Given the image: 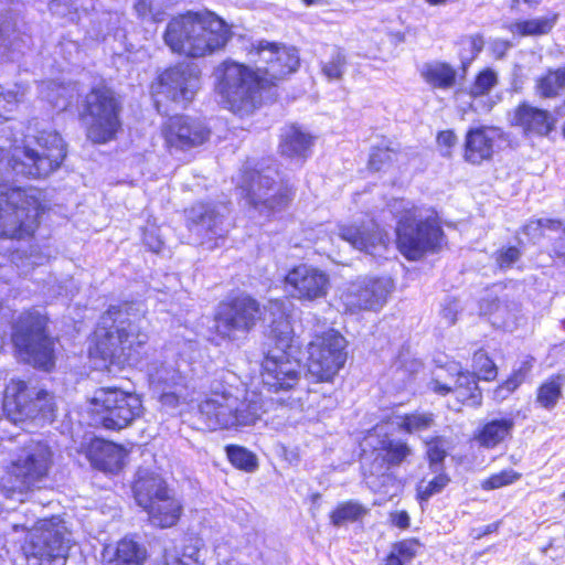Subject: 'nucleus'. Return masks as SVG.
<instances>
[{"label":"nucleus","instance_id":"f257e3e1","mask_svg":"<svg viewBox=\"0 0 565 565\" xmlns=\"http://www.w3.org/2000/svg\"><path fill=\"white\" fill-rule=\"evenodd\" d=\"M0 137V238H24L39 226L41 202L35 189L13 188V174L42 178L55 171L66 156L56 131L28 134L22 140Z\"/></svg>","mask_w":565,"mask_h":565},{"label":"nucleus","instance_id":"f03ea898","mask_svg":"<svg viewBox=\"0 0 565 565\" xmlns=\"http://www.w3.org/2000/svg\"><path fill=\"white\" fill-rule=\"evenodd\" d=\"M145 315L140 306L130 302L109 306L94 333L89 356L96 369L122 365L135 360L139 348L148 341Z\"/></svg>","mask_w":565,"mask_h":565},{"label":"nucleus","instance_id":"7ed1b4c3","mask_svg":"<svg viewBox=\"0 0 565 565\" xmlns=\"http://www.w3.org/2000/svg\"><path fill=\"white\" fill-rule=\"evenodd\" d=\"M199 413L211 430H241L262 418L265 405L260 393L247 390L235 374L224 372L211 383Z\"/></svg>","mask_w":565,"mask_h":565},{"label":"nucleus","instance_id":"20e7f679","mask_svg":"<svg viewBox=\"0 0 565 565\" xmlns=\"http://www.w3.org/2000/svg\"><path fill=\"white\" fill-rule=\"evenodd\" d=\"M231 36L225 21L206 11L173 18L167 25L163 40L174 53L203 57L224 49Z\"/></svg>","mask_w":565,"mask_h":565},{"label":"nucleus","instance_id":"39448f33","mask_svg":"<svg viewBox=\"0 0 565 565\" xmlns=\"http://www.w3.org/2000/svg\"><path fill=\"white\" fill-rule=\"evenodd\" d=\"M265 311L269 315L270 338L276 348L263 361V383L273 392L288 391L298 383L300 376V362L290 352L294 330L282 301H269Z\"/></svg>","mask_w":565,"mask_h":565},{"label":"nucleus","instance_id":"423d86ee","mask_svg":"<svg viewBox=\"0 0 565 565\" xmlns=\"http://www.w3.org/2000/svg\"><path fill=\"white\" fill-rule=\"evenodd\" d=\"M20 529L32 531L24 545V555L29 565H65L73 544L72 533L66 521L60 515L43 518L33 525L28 522L13 524Z\"/></svg>","mask_w":565,"mask_h":565},{"label":"nucleus","instance_id":"0eeeda50","mask_svg":"<svg viewBox=\"0 0 565 565\" xmlns=\"http://www.w3.org/2000/svg\"><path fill=\"white\" fill-rule=\"evenodd\" d=\"M214 75L215 90L225 108L239 116L254 111L259 102V89L265 88L257 70L226 61L217 66Z\"/></svg>","mask_w":565,"mask_h":565},{"label":"nucleus","instance_id":"6e6552de","mask_svg":"<svg viewBox=\"0 0 565 565\" xmlns=\"http://www.w3.org/2000/svg\"><path fill=\"white\" fill-rule=\"evenodd\" d=\"M45 328V316L38 311L23 312L13 326L12 342L23 361L49 370L53 365L54 342Z\"/></svg>","mask_w":565,"mask_h":565},{"label":"nucleus","instance_id":"1a4fd4ad","mask_svg":"<svg viewBox=\"0 0 565 565\" xmlns=\"http://www.w3.org/2000/svg\"><path fill=\"white\" fill-rule=\"evenodd\" d=\"M135 499L158 527H171L181 516L182 504L172 495L164 480L154 473L140 472L134 486Z\"/></svg>","mask_w":565,"mask_h":565},{"label":"nucleus","instance_id":"9d476101","mask_svg":"<svg viewBox=\"0 0 565 565\" xmlns=\"http://www.w3.org/2000/svg\"><path fill=\"white\" fill-rule=\"evenodd\" d=\"M52 465V451L41 441L30 440L14 455L8 467V492L24 493L46 478Z\"/></svg>","mask_w":565,"mask_h":565},{"label":"nucleus","instance_id":"9b49d317","mask_svg":"<svg viewBox=\"0 0 565 565\" xmlns=\"http://www.w3.org/2000/svg\"><path fill=\"white\" fill-rule=\"evenodd\" d=\"M278 172L270 167L263 170H243L238 186L248 203L260 214L268 216L285 207L292 191L287 184L277 182Z\"/></svg>","mask_w":565,"mask_h":565},{"label":"nucleus","instance_id":"f8f14e48","mask_svg":"<svg viewBox=\"0 0 565 565\" xmlns=\"http://www.w3.org/2000/svg\"><path fill=\"white\" fill-rule=\"evenodd\" d=\"M397 245L401 253L411 260L420 258L426 252L435 250L441 238V230L436 220L423 216L415 206L405 209L397 227Z\"/></svg>","mask_w":565,"mask_h":565},{"label":"nucleus","instance_id":"ddd939ff","mask_svg":"<svg viewBox=\"0 0 565 565\" xmlns=\"http://www.w3.org/2000/svg\"><path fill=\"white\" fill-rule=\"evenodd\" d=\"M92 405L95 422L110 430L128 427L142 414L143 409L138 395L116 387H103L96 391Z\"/></svg>","mask_w":565,"mask_h":565},{"label":"nucleus","instance_id":"4468645a","mask_svg":"<svg viewBox=\"0 0 565 565\" xmlns=\"http://www.w3.org/2000/svg\"><path fill=\"white\" fill-rule=\"evenodd\" d=\"M120 102L111 88L105 85L94 87L86 95L84 105L88 138L96 143L111 140L120 127Z\"/></svg>","mask_w":565,"mask_h":565},{"label":"nucleus","instance_id":"2eb2a0df","mask_svg":"<svg viewBox=\"0 0 565 565\" xmlns=\"http://www.w3.org/2000/svg\"><path fill=\"white\" fill-rule=\"evenodd\" d=\"M345 339L337 331L317 334L308 345V374L317 382H331L344 365Z\"/></svg>","mask_w":565,"mask_h":565},{"label":"nucleus","instance_id":"dca6fc26","mask_svg":"<svg viewBox=\"0 0 565 565\" xmlns=\"http://www.w3.org/2000/svg\"><path fill=\"white\" fill-rule=\"evenodd\" d=\"M150 386L161 407L174 413L180 406L192 401L188 379L178 361L153 362L148 369Z\"/></svg>","mask_w":565,"mask_h":565},{"label":"nucleus","instance_id":"f3484780","mask_svg":"<svg viewBox=\"0 0 565 565\" xmlns=\"http://www.w3.org/2000/svg\"><path fill=\"white\" fill-rule=\"evenodd\" d=\"M3 412L15 424L39 415L47 418L54 412L53 397L44 390L12 380L4 392Z\"/></svg>","mask_w":565,"mask_h":565},{"label":"nucleus","instance_id":"a211bd4d","mask_svg":"<svg viewBox=\"0 0 565 565\" xmlns=\"http://www.w3.org/2000/svg\"><path fill=\"white\" fill-rule=\"evenodd\" d=\"M248 55L249 60L256 64L259 78L265 87L276 85L299 66L296 49L267 41L253 44Z\"/></svg>","mask_w":565,"mask_h":565},{"label":"nucleus","instance_id":"6ab92c4d","mask_svg":"<svg viewBox=\"0 0 565 565\" xmlns=\"http://www.w3.org/2000/svg\"><path fill=\"white\" fill-rule=\"evenodd\" d=\"M262 318L259 303L249 296H238L218 307L215 328L218 334L236 339L238 333L249 332Z\"/></svg>","mask_w":565,"mask_h":565},{"label":"nucleus","instance_id":"aec40b11","mask_svg":"<svg viewBox=\"0 0 565 565\" xmlns=\"http://www.w3.org/2000/svg\"><path fill=\"white\" fill-rule=\"evenodd\" d=\"M200 88V71L194 64H179L166 70L153 86L156 103L159 97L170 99L180 105L190 103Z\"/></svg>","mask_w":565,"mask_h":565},{"label":"nucleus","instance_id":"412c9836","mask_svg":"<svg viewBox=\"0 0 565 565\" xmlns=\"http://www.w3.org/2000/svg\"><path fill=\"white\" fill-rule=\"evenodd\" d=\"M228 207L224 204L198 203L188 211L189 230L202 245L214 248L228 232Z\"/></svg>","mask_w":565,"mask_h":565},{"label":"nucleus","instance_id":"4be33fe9","mask_svg":"<svg viewBox=\"0 0 565 565\" xmlns=\"http://www.w3.org/2000/svg\"><path fill=\"white\" fill-rule=\"evenodd\" d=\"M387 278H359L351 282L341 299L347 310L354 313L361 310H379L387 300L392 290Z\"/></svg>","mask_w":565,"mask_h":565},{"label":"nucleus","instance_id":"5701e85b","mask_svg":"<svg viewBox=\"0 0 565 565\" xmlns=\"http://www.w3.org/2000/svg\"><path fill=\"white\" fill-rule=\"evenodd\" d=\"M285 288L295 299L316 301L328 295L330 277L317 267L302 264L288 271Z\"/></svg>","mask_w":565,"mask_h":565},{"label":"nucleus","instance_id":"b1692460","mask_svg":"<svg viewBox=\"0 0 565 565\" xmlns=\"http://www.w3.org/2000/svg\"><path fill=\"white\" fill-rule=\"evenodd\" d=\"M455 374L444 376L445 370L439 369L435 377L429 383L431 391L439 395H446L454 392L459 401L469 406H480L482 394L477 383L475 373L461 372L456 366L452 367Z\"/></svg>","mask_w":565,"mask_h":565},{"label":"nucleus","instance_id":"393cba45","mask_svg":"<svg viewBox=\"0 0 565 565\" xmlns=\"http://www.w3.org/2000/svg\"><path fill=\"white\" fill-rule=\"evenodd\" d=\"M334 237L345 241L353 248L371 255L385 248L388 242L386 233L373 220L361 223L339 224L337 225V232L330 237L332 243Z\"/></svg>","mask_w":565,"mask_h":565},{"label":"nucleus","instance_id":"a878e982","mask_svg":"<svg viewBox=\"0 0 565 565\" xmlns=\"http://www.w3.org/2000/svg\"><path fill=\"white\" fill-rule=\"evenodd\" d=\"M210 136L206 127L192 118L174 116L164 126V138L170 147L189 149L204 143Z\"/></svg>","mask_w":565,"mask_h":565},{"label":"nucleus","instance_id":"bb28decb","mask_svg":"<svg viewBox=\"0 0 565 565\" xmlns=\"http://www.w3.org/2000/svg\"><path fill=\"white\" fill-rule=\"evenodd\" d=\"M510 122L526 137H545L554 130L556 119L545 109L522 103L512 111Z\"/></svg>","mask_w":565,"mask_h":565},{"label":"nucleus","instance_id":"cd10ccee","mask_svg":"<svg viewBox=\"0 0 565 565\" xmlns=\"http://www.w3.org/2000/svg\"><path fill=\"white\" fill-rule=\"evenodd\" d=\"M380 450L383 456L376 457L369 471H364V478L370 488H377L379 482L373 480L374 477L388 478L387 471L391 466H399L409 456H412V448L403 440L399 439H385L382 440Z\"/></svg>","mask_w":565,"mask_h":565},{"label":"nucleus","instance_id":"c85d7f7f","mask_svg":"<svg viewBox=\"0 0 565 565\" xmlns=\"http://www.w3.org/2000/svg\"><path fill=\"white\" fill-rule=\"evenodd\" d=\"M501 130L491 126H482L468 130L465 140V160L480 164L490 160L494 153V145L501 139Z\"/></svg>","mask_w":565,"mask_h":565},{"label":"nucleus","instance_id":"c756f323","mask_svg":"<svg viewBox=\"0 0 565 565\" xmlns=\"http://www.w3.org/2000/svg\"><path fill=\"white\" fill-rule=\"evenodd\" d=\"M206 554L203 540L190 535L183 540L180 553L167 550L162 563L158 565H205Z\"/></svg>","mask_w":565,"mask_h":565},{"label":"nucleus","instance_id":"7c9ffc66","mask_svg":"<svg viewBox=\"0 0 565 565\" xmlns=\"http://www.w3.org/2000/svg\"><path fill=\"white\" fill-rule=\"evenodd\" d=\"M312 146V137L297 126L287 127L281 134L280 153L291 159H305Z\"/></svg>","mask_w":565,"mask_h":565},{"label":"nucleus","instance_id":"2f4dec72","mask_svg":"<svg viewBox=\"0 0 565 565\" xmlns=\"http://www.w3.org/2000/svg\"><path fill=\"white\" fill-rule=\"evenodd\" d=\"M558 20L557 13L516 20L508 25V30L518 36H542L548 34Z\"/></svg>","mask_w":565,"mask_h":565},{"label":"nucleus","instance_id":"473e14b6","mask_svg":"<svg viewBox=\"0 0 565 565\" xmlns=\"http://www.w3.org/2000/svg\"><path fill=\"white\" fill-rule=\"evenodd\" d=\"M482 315H488L494 326L510 329L516 320L518 305L499 299H483L480 305Z\"/></svg>","mask_w":565,"mask_h":565},{"label":"nucleus","instance_id":"72a5a7b5","mask_svg":"<svg viewBox=\"0 0 565 565\" xmlns=\"http://www.w3.org/2000/svg\"><path fill=\"white\" fill-rule=\"evenodd\" d=\"M513 427L512 418L492 419L483 425L476 438L481 446L494 448L511 435Z\"/></svg>","mask_w":565,"mask_h":565},{"label":"nucleus","instance_id":"f704fd0d","mask_svg":"<svg viewBox=\"0 0 565 565\" xmlns=\"http://www.w3.org/2000/svg\"><path fill=\"white\" fill-rule=\"evenodd\" d=\"M420 75L433 88L448 89L456 83V71L443 62H431L423 65Z\"/></svg>","mask_w":565,"mask_h":565},{"label":"nucleus","instance_id":"c9c22d12","mask_svg":"<svg viewBox=\"0 0 565 565\" xmlns=\"http://www.w3.org/2000/svg\"><path fill=\"white\" fill-rule=\"evenodd\" d=\"M40 94L54 108L64 110L73 103L77 95V89L72 84L64 85L51 81L41 84Z\"/></svg>","mask_w":565,"mask_h":565},{"label":"nucleus","instance_id":"e433bc0d","mask_svg":"<svg viewBox=\"0 0 565 565\" xmlns=\"http://www.w3.org/2000/svg\"><path fill=\"white\" fill-rule=\"evenodd\" d=\"M97 450L95 462L102 470L114 473L122 468L126 458L122 447L102 441L98 443Z\"/></svg>","mask_w":565,"mask_h":565},{"label":"nucleus","instance_id":"4c0bfd02","mask_svg":"<svg viewBox=\"0 0 565 565\" xmlns=\"http://www.w3.org/2000/svg\"><path fill=\"white\" fill-rule=\"evenodd\" d=\"M145 559L146 550L132 539L124 537L117 544L110 565H143Z\"/></svg>","mask_w":565,"mask_h":565},{"label":"nucleus","instance_id":"58836bf2","mask_svg":"<svg viewBox=\"0 0 565 565\" xmlns=\"http://www.w3.org/2000/svg\"><path fill=\"white\" fill-rule=\"evenodd\" d=\"M347 65L344 51L339 46H332L327 60L321 62V71L329 81H341Z\"/></svg>","mask_w":565,"mask_h":565},{"label":"nucleus","instance_id":"ea45409f","mask_svg":"<svg viewBox=\"0 0 565 565\" xmlns=\"http://www.w3.org/2000/svg\"><path fill=\"white\" fill-rule=\"evenodd\" d=\"M369 513V509L358 501H345L340 503L331 513V523L335 526L344 522H354Z\"/></svg>","mask_w":565,"mask_h":565},{"label":"nucleus","instance_id":"a19ab883","mask_svg":"<svg viewBox=\"0 0 565 565\" xmlns=\"http://www.w3.org/2000/svg\"><path fill=\"white\" fill-rule=\"evenodd\" d=\"M396 425L408 434H419L430 429L435 425V416L428 412H416L398 417Z\"/></svg>","mask_w":565,"mask_h":565},{"label":"nucleus","instance_id":"79ce46f5","mask_svg":"<svg viewBox=\"0 0 565 565\" xmlns=\"http://www.w3.org/2000/svg\"><path fill=\"white\" fill-rule=\"evenodd\" d=\"M46 257L38 252V248L30 247V250H17L12 255V263L21 275H28L35 266L43 265Z\"/></svg>","mask_w":565,"mask_h":565},{"label":"nucleus","instance_id":"37998d69","mask_svg":"<svg viewBox=\"0 0 565 565\" xmlns=\"http://www.w3.org/2000/svg\"><path fill=\"white\" fill-rule=\"evenodd\" d=\"M24 97V90L20 86L4 89L0 87V122L9 120L11 114L17 109Z\"/></svg>","mask_w":565,"mask_h":565},{"label":"nucleus","instance_id":"c03bdc74","mask_svg":"<svg viewBox=\"0 0 565 565\" xmlns=\"http://www.w3.org/2000/svg\"><path fill=\"white\" fill-rule=\"evenodd\" d=\"M562 396V383L559 377H553L543 383L537 392V403L546 408L552 409Z\"/></svg>","mask_w":565,"mask_h":565},{"label":"nucleus","instance_id":"a18cd8bd","mask_svg":"<svg viewBox=\"0 0 565 565\" xmlns=\"http://www.w3.org/2000/svg\"><path fill=\"white\" fill-rule=\"evenodd\" d=\"M226 455L231 463L238 469L253 471L257 467L256 457L244 447L227 446Z\"/></svg>","mask_w":565,"mask_h":565},{"label":"nucleus","instance_id":"49530a36","mask_svg":"<svg viewBox=\"0 0 565 565\" xmlns=\"http://www.w3.org/2000/svg\"><path fill=\"white\" fill-rule=\"evenodd\" d=\"M87 0H51L49 8L57 17H68L74 21L81 10L88 9Z\"/></svg>","mask_w":565,"mask_h":565},{"label":"nucleus","instance_id":"de8ad7c7","mask_svg":"<svg viewBox=\"0 0 565 565\" xmlns=\"http://www.w3.org/2000/svg\"><path fill=\"white\" fill-rule=\"evenodd\" d=\"M563 87H565V67L548 72L539 82V90L545 97L556 95Z\"/></svg>","mask_w":565,"mask_h":565},{"label":"nucleus","instance_id":"09e8293b","mask_svg":"<svg viewBox=\"0 0 565 565\" xmlns=\"http://www.w3.org/2000/svg\"><path fill=\"white\" fill-rule=\"evenodd\" d=\"M497 84L498 74L491 68H486L477 75L473 84L470 86V95L472 97L487 95Z\"/></svg>","mask_w":565,"mask_h":565},{"label":"nucleus","instance_id":"8fccbe9b","mask_svg":"<svg viewBox=\"0 0 565 565\" xmlns=\"http://www.w3.org/2000/svg\"><path fill=\"white\" fill-rule=\"evenodd\" d=\"M521 478V473L509 468L498 473L491 475L489 478L481 481L483 490H494L516 482Z\"/></svg>","mask_w":565,"mask_h":565},{"label":"nucleus","instance_id":"3c124183","mask_svg":"<svg viewBox=\"0 0 565 565\" xmlns=\"http://www.w3.org/2000/svg\"><path fill=\"white\" fill-rule=\"evenodd\" d=\"M473 370L478 379L491 381L497 376V366L483 351H478L473 355Z\"/></svg>","mask_w":565,"mask_h":565},{"label":"nucleus","instance_id":"603ef678","mask_svg":"<svg viewBox=\"0 0 565 565\" xmlns=\"http://www.w3.org/2000/svg\"><path fill=\"white\" fill-rule=\"evenodd\" d=\"M427 456L434 472L440 469L446 457V441L441 437L433 438L427 443Z\"/></svg>","mask_w":565,"mask_h":565},{"label":"nucleus","instance_id":"864d4df0","mask_svg":"<svg viewBox=\"0 0 565 565\" xmlns=\"http://www.w3.org/2000/svg\"><path fill=\"white\" fill-rule=\"evenodd\" d=\"M166 0H137L135 4L136 11L140 17L159 20L163 13Z\"/></svg>","mask_w":565,"mask_h":565},{"label":"nucleus","instance_id":"5fc2aeb1","mask_svg":"<svg viewBox=\"0 0 565 565\" xmlns=\"http://www.w3.org/2000/svg\"><path fill=\"white\" fill-rule=\"evenodd\" d=\"M13 34L14 30L11 28V23L0 14V56H4L7 50L11 47L13 51L19 50L17 36L14 35V38L11 39Z\"/></svg>","mask_w":565,"mask_h":565},{"label":"nucleus","instance_id":"6e6d98bb","mask_svg":"<svg viewBox=\"0 0 565 565\" xmlns=\"http://www.w3.org/2000/svg\"><path fill=\"white\" fill-rule=\"evenodd\" d=\"M449 482V478L446 475L439 473L426 486L420 483L417 492L420 500L426 501L431 495L440 492Z\"/></svg>","mask_w":565,"mask_h":565},{"label":"nucleus","instance_id":"4d7b16f0","mask_svg":"<svg viewBox=\"0 0 565 565\" xmlns=\"http://www.w3.org/2000/svg\"><path fill=\"white\" fill-rule=\"evenodd\" d=\"M395 157V152L388 148H376L373 149L369 166L374 171L382 170L388 162H391Z\"/></svg>","mask_w":565,"mask_h":565},{"label":"nucleus","instance_id":"13d9d810","mask_svg":"<svg viewBox=\"0 0 565 565\" xmlns=\"http://www.w3.org/2000/svg\"><path fill=\"white\" fill-rule=\"evenodd\" d=\"M521 257L519 248L510 246L498 250L495 260L500 268L507 269L512 267Z\"/></svg>","mask_w":565,"mask_h":565},{"label":"nucleus","instance_id":"bf43d9fd","mask_svg":"<svg viewBox=\"0 0 565 565\" xmlns=\"http://www.w3.org/2000/svg\"><path fill=\"white\" fill-rule=\"evenodd\" d=\"M418 543L416 541H402L393 546L394 552L404 561H411L417 552Z\"/></svg>","mask_w":565,"mask_h":565},{"label":"nucleus","instance_id":"052dcab7","mask_svg":"<svg viewBox=\"0 0 565 565\" xmlns=\"http://www.w3.org/2000/svg\"><path fill=\"white\" fill-rule=\"evenodd\" d=\"M458 309L459 302L456 299L446 300L441 309V317L445 319L448 326H451L456 322Z\"/></svg>","mask_w":565,"mask_h":565},{"label":"nucleus","instance_id":"680f3d73","mask_svg":"<svg viewBox=\"0 0 565 565\" xmlns=\"http://www.w3.org/2000/svg\"><path fill=\"white\" fill-rule=\"evenodd\" d=\"M124 21V17L119 14L118 12H111L106 13L103 19L100 20V23L106 24L107 34H110L111 32L115 33V36H117L118 29L120 24Z\"/></svg>","mask_w":565,"mask_h":565},{"label":"nucleus","instance_id":"e2e57ef3","mask_svg":"<svg viewBox=\"0 0 565 565\" xmlns=\"http://www.w3.org/2000/svg\"><path fill=\"white\" fill-rule=\"evenodd\" d=\"M392 523L399 529L409 526V515L406 511H396L391 514Z\"/></svg>","mask_w":565,"mask_h":565},{"label":"nucleus","instance_id":"0e129e2a","mask_svg":"<svg viewBox=\"0 0 565 565\" xmlns=\"http://www.w3.org/2000/svg\"><path fill=\"white\" fill-rule=\"evenodd\" d=\"M523 374L519 371L513 373L504 383L503 385L507 388V393L514 392L518 386L523 382Z\"/></svg>","mask_w":565,"mask_h":565},{"label":"nucleus","instance_id":"69168bd1","mask_svg":"<svg viewBox=\"0 0 565 565\" xmlns=\"http://www.w3.org/2000/svg\"><path fill=\"white\" fill-rule=\"evenodd\" d=\"M456 135L451 130L441 131L437 137L438 143L447 148H451L456 143Z\"/></svg>","mask_w":565,"mask_h":565},{"label":"nucleus","instance_id":"338daca9","mask_svg":"<svg viewBox=\"0 0 565 565\" xmlns=\"http://www.w3.org/2000/svg\"><path fill=\"white\" fill-rule=\"evenodd\" d=\"M145 243L149 246L152 252L158 253L162 247V242L159 238L152 236H145Z\"/></svg>","mask_w":565,"mask_h":565},{"label":"nucleus","instance_id":"774afa93","mask_svg":"<svg viewBox=\"0 0 565 565\" xmlns=\"http://www.w3.org/2000/svg\"><path fill=\"white\" fill-rule=\"evenodd\" d=\"M404 561L392 550L386 558L385 565H404Z\"/></svg>","mask_w":565,"mask_h":565}]
</instances>
